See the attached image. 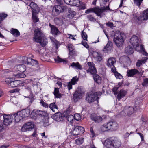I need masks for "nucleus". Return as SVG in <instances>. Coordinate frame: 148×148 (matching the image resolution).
<instances>
[{
	"label": "nucleus",
	"mask_w": 148,
	"mask_h": 148,
	"mask_svg": "<svg viewBox=\"0 0 148 148\" xmlns=\"http://www.w3.org/2000/svg\"><path fill=\"white\" fill-rule=\"evenodd\" d=\"M114 75L115 77L117 79H121L123 78V76L122 75L117 72H115Z\"/></svg>",
	"instance_id": "52"
},
{
	"label": "nucleus",
	"mask_w": 148,
	"mask_h": 148,
	"mask_svg": "<svg viewBox=\"0 0 148 148\" xmlns=\"http://www.w3.org/2000/svg\"><path fill=\"white\" fill-rule=\"evenodd\" d=\"M15 77H20V78H24L26 77V75L24 73H18L16 74L15 75Z\"/></svg>",
	"instance_id": "53"
},
{
	"label": "nucleus",
	"mask_w": 148,
	"mask_h": 148,
	"mask_svg": "<svg viewBox=\"0 0 148 148\" xmlns=\"http://www.w3.org/2000/svg\"><path fill=\"white\" fill-rule=\"evenodd\" d=\"M140 49H142L143 50V54L145 56H147L148 55V53H147L145 50V49L143 48L142 45H140Z\"/></svg>",
	"instance_id": "61"
},
{
	"label": "nucleus",
	"mask_w": 148,
	"mask_h": 148,
	"mask_svg": "<svg viewBox=\"0 0 148 148\" xmlns=\"http://www.w3.org/2000/svg\"><path fill=\"white\" fill-rule=\"evenodd\" d=\"M23 118L28 116L30 112V110L28 108L23 110L19 112Z\"/></svg>",
	"instance_id": "18"
},
{
	"label": "nucleus",
	"mask_w": 148,
	"mask_h": 148,
	"mask_svg": "<svg viewBox=\"0 0 148 148\" xmlns=\"http://www.w3.org/2000/svg\"><path fill=\"white\" fill-rule=\"evenodd\" d=\"M73 117L74 119L77 121H79L81 119L80 116L78 114H75Z\"/></svg>",
	"instance_id": "55"
},
{
	"label": "nucleus",
	"mask_w": 148,
	"mask_h": 148,
	"mask_svg": "<svg viewBox=\"0 0 148 148\" xmlns=\"http://www.w3.org/2000/svg\"><path fill=\"white\" fill-rule=\"evenodd\" d=\"M142 85L145 87L148 86V78H146L143 79V82L142 83Z\"/></svg>",
	"instance_id": "42"
},
{
	"label": "nucleus",
	"mask_w": 148,
	"mask_h": 148,
	"mask_svg": "<svg viewBox=\"0 0 148 148\" xmlns=\"http://www.w3.org/2000/svg\"><path fill=\"white\" fill-rule=\"evenodd\" d=\"M84 93L80 87H78L74 92L73 99L75 102H76L81 99Z\"/></svg>",
	"instance_id": "8"
},
{
	"label": "nucleus",
	"mask_w": 148,
	"mask_h": 148,
	"mask_svg": "<svg viewBox=\"0 0 148 148\" xmlns=\"http://www.w3.org/2000/svg\"><path fill=\"white\" fill-rule=\"evenodd\" d=\"M82 43L86 48H89V46L87 44L86 42H84L83 40H82Z\"/></svg>",
	"instance_id": "62"
},
{
	"label": "nucleus",
	"mask_w": 148,
	"mask_h": 148,
	"mask_svg": "<svg viewBox=\"0 0 148 148\" xmlns=\"http://www.w3.org/2000/svg\"><path fill=\"white\" fill-rule=\"evenodd\" d=\"M124 110L125 112L127 113L128 115H130L133 113L134 109L132 107L126 106L125 107Z\"/></svg>",
	"instance_id": "23"
},
{
	"label": "nucleus",
	"mask_w": 148,
	"mask_h": 148,
	"mask_svg": "<svg viewBox=\"0 0 148 148\" xmlns=\"http://www.w3.org/2000/svg\"><path fill=\"white\" fill-rule=\"evenodd\" d=\"M138 73L140 74V72L137 69H131L127 72V75L128 77H133Z\"/></svg>",
	"instance_id": "20"
},
{
	"label": "nucleus",
	"mask_w": 148,
	"mask_h": 148,
	"mask_svg": "<svg viewBox=\"0 0 148 148\" xmlns=\"http://www.w3.org/2000/svg\"><path fill=\"white\" fill-rule=\"evenodd\" d=\"M39 113V117H45L47 116V113L45 111L40 110Z\"/></svg>",
	"instance_id": "44"
},
{
	"label": "nucleus",
	"mask_w": 148,
	"mask_h": 148,
	"mask_svg": "<svg viewBox=\"0 0 148 148\" xmlns=\"http://www.w3.org/2000/svg\"><path fill=\"white\" fill-rule=\"evenodd\" d=\"M58 88H55L54 92V95L55 97L57 98H60L61 97V95L60 93Z\"/></svg>",
	"instance_id": "34"
},
{
	"label": "nucleus",
	"mask_w": 148,
	"mask_h": 148,
	"mask_svg": "<svg viewBox=\"0 0 148 148\" xmlns=\"http://www.w3.org/2000/svg\"><path fill=\"white\" fill-rule=\"evenodd\" d=\"M38 43H40L42 47L45 46L47 44V40L45 38V36L44 37H43L41 40H40V41Z\"/></svg>",
	"instance_id": "33"
},
{
	"label": "nucleus",
	"mask_w": 148,
	"mask_h": 148,
	"mask_svg": "<svg viewBox=\"0 0 148 148\" xmlns=\"http://www.w3.org/2000/svg\"><path fill=\"white\" fill-rule=\"evenodd\" d=\"M74 2L73 3V5L75 6H78L80 4V1L79 0H73Z\"/></svg>",
	"instance_id": "59"
},
{
	"label": "nucleus",
	"mask_w": 148,
	"mask_h": 148,
	"mask_svg": "<svg viewBox=\"0 0 148 148\" xmlns=\"http://www.w3.org/2000/svg\"><path fill=\"white\" fill-rule=\"evenodd\" d=\"M12 79H13L12 78H7L5 79V81L3 82L4 84H7L9 86V84L11 82Z\"/></svg>",
	"instance_id": "46"
},
{
	"label": "nucleus",
	"mask_w": 148,
	"mask_h": 148,
	"mask_svg": "<svg viewBox=\"0 0 148 148\" xmlns=\"http://www.w3.org/2000/svg\"><path fill=\"white\" fill-rule=\"evenodd\" d=\"M29 65H37L38 64L37 60L32 59L30 57L29 58Z\"/></svg>",
	"instance_id": "35"
},
{
	"label": "nucleus",
	"mask_w": 148,
	"mask_h": 148,
	"mask_svg": "<svg viewBox=\"0 0 148 148\" xmlns=\"http://www.w3.org/2000/svg\"><path fill=\"white\" fill-rule=\"evenodd\" d=\"M33 114L36 116H39L40 110H34L33 111Z\"/></svg>",
	"instance_id": "60"
},
{
	"label": "nucleus",
	"mask_w": 148,
	"mask_h": 148,
	"mask_svg": "<svg viewBox=\"0 0 148 148\" xmlns=\"http://www.w3.org/2000/svg\"><path fill=\"white\" fill-rule=\"evenodd\" d=\"M89 68L87 70V73H90L91 74L93 75V77L95 81L98 84H100L101 82V78L97 74L96 69L95 67V65L93 62H89L88 63Z\"/></svg>",
	"instance_id": "3"
},
{
	"label": "nucleus",
	"mask_w": 148,
	"mask_h": 148,
	"mask_svg": "<svg viewBox=\"0 0 148 148\" xmlns=\"http://www.w3.org/2000/svg\"><path fill=\"white\" fill-rule=\"evenodd\" d=\"M78 80V78L77 76L74 77L72 79L71 82L73 85H74L76 84Z\"/></svg>",
	"instance_id": "51"
},
{
	"label": "nucleus",
	"mask_w": 148,
	"mask_h": 148,
	"mask_svg": "<svg viewBox=\"0 0 148 148\" xmlns=\"http://www.w3.org/2000/svg\"><path fill=\"white\" fill-rule=\"evenodd\" d=\"M112 50V43L111 41H108L107 44L103 49V50L107 53H110Z\"/></svg>",
	"instance_id": "16"
},
{
	"label": "nucleus",
	"mask_w": 148,
	"mask_h": 148,
	"mask_svg": "<svg viewBox=\"0 0 148 148\" xmlns=\"http://www.w3.org/2000/svg\"><path fill=\"white\" fill-rule=\"evenodd\" d=\"M91 119L96 123H101L104 121V119L106 118L105 116L102 117L96 114L93 113L91 114L90 116Z\"/></svg>",
	"instance_id": "11"
},
{
	"label": "nucleus",
	"mask_w": 148,
	"mask_h": 148,
	"mask_svg": "<svg viewBox=\"0 0 148 148\" xmlns=\"http://www.w3.org/2000/svg\"><path fill=\"white\" fill-rule=\"evenodd\" d=\"M130 42L133 47L135 48L136 50H139L137 49L138 48H140V40L137 36L133 35L130 39Z\"/></svg>",
	"instance_id": "9"
},
{
	"label": "nucleus",
	"mask_w": 148,
	"mask_h": 148,
	"mask_svg": "<svg viewBox=\"0 0 148 148\" xmlns=\"http://www.w3.org/2000/svg\"><path fill=\"white\" fill-rule=\"evenodd\" d=\"M61 117V115L60 113L57 112L55 113L53 116L54 118L56 120H59Z\"/></svg>",
	"instance_id": "41"
},
{
	"label": "nucleus",
	"mask_w": 148,
	"mask_h": 148,
	"mask_svg": "<svg viewBox=\"0 0 148 148\" xmlns=\"http://www.w3.org/2000/svg\"><path fill=\"white\" fill-rule=\"evenodd\" d=\"M38 12H34L33 11L32 12V19L34 23H36L38 22L39 21V19L38 17L37 14Z\"/></svg>",
	"instance_id": "26"
},
{
	"label": "nucleus",
	"mask_w": 148,
	"mask_h": 148,
	"mask_svg": "<svg viewBox=\"0 0 148 148\" xmlns=\"http://www.w3.org/2000/svg\"><path fill=\"white\" fill-rule=\"evenodd\" d=\"M83 138H79L76 139L75 140V143L77 144H81L83 142Z\"/></svg>",
	"instance_id": "43"
},
{
	"label": "nucleus",
	"mask_w": 148,
	"mask_h": 148,
	"mask_svg": "<svg viewBox=\"0 0 148 148\" xmlns=\"http://www.w3.org/2000/svg\"><path fill=\"white\" fill-rule=\"evenodd\" d=\"M52 41L53 43V45L56 47L57 49H58V47L60 45V44L59 42L56 40L55 39L53 38L52 39Z\"/></svg>",
	"instance_id": "37"
},
{
	"label": "nucleus",
	"mask_w": 148,
	"mask_h": 148,
	"mask_svg": "<svg viewBox=\"0 0 148 148\" xmlns=\"http://www.w3.org/2000/svg\"><path fill=\"white\" fill-rule=\"evenodd\" d=\"M45 36L43 32L41 29L36 27L34 32L33 40L34 42H38L41 40Z\"/></svg>",
	"instance_id": "6"
},
{
	"label": "nucleus",
	"mask_w": 148,
	"mask_h": 148,
	"mask_svg": "<svg viewBox=\"0 0 148 148\" xmlns=\"http://www.w3.org/2000/svg\"><path fill=\"white\" fill-rule=\"evenodd\" d=\"M132 20L136 24L141 25L143 22L148 19V9L144 10L142 14L138 16L135 14H133Z\"/></svg>",
	"instance_id": "2"
},
{
	"label": "nucleus",
	"mask_w": 148,
	"mask_h": 148,
	"mask_svg": "<svg viewBox=\"0 0 148 148\" xmlns=\"http://www.w3.org/2000/svg\"><path fill=\"white\" fill-rule=\"evenodd\" d=\"M125 36L124 34L119 32H116L114 35L113 41L118 47H121L125 40Z\"/></svg>",
	"instance_id": "4"
},
{
	"label": "nucleus",
	"mask_w": 148,
	"mask_h": 148,
	"mask_svg": "<svg viewBox=\"0 0 148 148\" xmlns=\"http://www.w3.org/2000/svg\"><path fill=\"white\" fill-rule=\"evenodd\" d=\"M13 71V70L12 69L3 70L1 72V76L2 77H5L8 74V73Z\"/></svg>",
	"instance_id": "24"
},
{
	"label": "nucleus",
	"mask_w": 148,
	"mask_h": 148,
	"mask_svg": "<svg viewBox=\"0 0 148 148\" xmlns=\"http://www.w3.org/2000/svg\"><path fill=\"white\" fill-rule=\"evenodd\" d=\"M116 62V60L115 58H110L108 59L107 61V65L108 67L111 68L114 66Z\"/></svg>",
	"instance_id": "22"
},
{
	"label": "nucleus",
	"mask_w": 148,
	"mask_h": 148,
	"mask_svg": "<svg viewBox=\"0 0 148 148\" xmlns=\"http://www.w3.org/2000/svg\"><path fill=\"white\" fill-rule=\"evenodd\" d=\"M68 48L69 51V54L70 55H72L74 53V49L73 48V45H70L68 46Z\"/></svg>",
	"instance_id": "39"
},
{
	"label": "nucleus",
	"mask_w": 148,
	"mask_h": 148,
	"mask_svg": "<svg viewBox=\"0 0 148 148\" xmlns=\"http://www.w3.org/2000/svg\"><path fill=\"white\" fill-rule=\"evenodd\" d=\"M118 124L115 121L109 122L101 126V130L103 132L108 130L115 131L118 128Z\"/></svg>",
	"instance_id": "5"
},
{
	"label": "nucleus",
	"mask_w": 148,
	"mask_h": 148,
	"mask_svg": "<svg viewBox=\"0 0 148 148\" xmlns=\"http://www.w3.org/2000/svg\"><path fill=\"white\" fill-rule=\"evenodd\" d=\"M125 52L128 55H130L133 53L134 49L131 46H128L125 49Z\"/></svg>",
	"instance_id": "31"
},
{
	"label": "nucleus",
	"mask_w": 148,
	"mask_h": 148,
	"mask_svg": "<svg viewBox=\"0 0 148 148\" xmlns=\"http://www.w3.org/2000/svg\"><path fill=\"white\" fill-rule=\"evenodd\" d=\"M60 4L59 5H55L53 8L52 12H56L57 15L58 14L61 12H64L67 9V8L66 6H63L62 5Z\"/></svg>",
	"instance_id": "12"
},
{
	"label": "nucleus",
	"mask_w": 148,
	"mask_h": 148,
	"mask_svg": "<svg viewBox=\"0 0 148 148\" xmlns=\"http://www.w3.org/2000/svg\"><path fill=\"white\" fill-rule=\"evenodd\" d=\"M30 7L32 9V12L33 11L34 12H38V7L37 5L33 2H31L29 5Z\"/></svg>",
	"instance_id": "27"
},
{
	"label": "nucleus",
	"mask_w": 148,
	"mask_h": 148,
	"mask_svg": "<svg viewBox=\"0 0 148 148\" xmlns=\"http://www.w3.org/2000/svg\"><path fill=\"white\" fill-rule=\"evenodd\" d=\"M148 58L147 57H145L144 59L138 60L136 63V66L138 67H140L143 64H145V63Z\"/></svg>",
	"instance_id": "32"
},
{
	"label": "nucleus",
	"mask_w": 148,
	"mask_h": 148,
	"mask_svg": "<svg viewBox=\"0 0 148 148\" xmlns=\"http://www.w3.org/2000/svg\"><path fill=\"white\" fill-rule=\"evenodd\" d=\"M21 83V81L19 80H16L13 81L12 79L11 82L9 84V86L10 88L14 87L17 86Z\"/></svg>",
	"instance_id": "25"
},
{
	"label": "nucleus",
	"mask_w": 148,
	"mask_h": 148,
	"mask_svg": "<svg viewBox=\"0 0 148 148\" xmlns=\"http://www.w3.org/2000/svg\"><path fill=\"white\" fill-rule=\"evenodd\" d=\"M104 145L109 148H118L121 145L120 141L116 138H110L106 139Z\"/></svg>",
	"instance_id": "1"
},
{
	"label": "nucleus",
	"mask_w": 148,
	"mask_h": 148,
	"mask_svg": "<svg viewBox=\"0 0 148 148\" xmlns=\"http://www.w3.org/2000/svg\"><path fill=\"white\" fill-rule=\"evenodd\" d=\"M7 16V15L4 13H2L0 14V23H1V21L4 19Z\"/></svg>",
	"instance_id": "47"
},
{
	"label": "nucleus",
	"mask_w": 148,
	"mask_h": 148,
	"mask_svg": "<svg viewBox=\"0 0 148 148\" xmlns=\"http://www.w3.org/2000/svg\"><path fill=\"white\" fill-rule=\"evenodd\" d=\"M97 56V60L99 61H101L102 60V58L99 54L97 52L95 53Z\"/></svg>",
	"instance_id": "58"
},
{
	"label": "nucleus",
	"mask_w": 148,
	"mask_h": 148,
	"mask_svg": "<svg viewBox=\"0 0 148 148\" xmlns=\"http://www.w3.org/2000/svg\"><path fill=\"white\" fill-rule=\"evenodd\" d=\"M29 58L25 56H23L22 58L23 63L25 64H29Z\"/></svg>",
	"instance_id": "38"
},
{
	"label": "nucleus",
	"mask_w": 148,
	"mask_h": 148,
	"mask_svg": "<svg viewBox=\"0 0 148 148\" xmlns=\"http://www.w3.org/2000/svg\"><path fill=\"white\" fill-rule=\"evenodd\" d=\"M34 125L31 122H28L25 123L22 127L21 130L25 132L28 131H31L34 128Z\"/></svg>",
	"instance_id": "15"
},
{
	"label": "nucleus",
	"mask_w": 148,
	"mask_h": 148,
	"mask_svg": "<svg viewBox=\"0 0 148 148\" xmlns=\"http://www.w3.org/2000/svg\"><path fill=\"white\" fill-rule=\"evenodd\" d=\"M129 59V57L126 56H124L121 57L119 59V61L123 63H124L126 60Z\"/></svg>",
	"instance_id": "40"
},
{
	"label": "nucleus",
	"mask_w": 148,
	"mask_h": 148,
	"mask_svg": "<svg viewBox=\"0 0 148 148\" xmlns=\"http://www.w3.org/2000/svg\"><path fill=\"white\" fill-rule=\"evenodd\" d=\"M4 122L3 121H0V132L6 126Z\"/></svg>",
	"instance_id": "50"
},
{
	"label": "nucleus",
	"mask_w": 148,
	"mask_h": 148,
	"mask_svg": "<svg viewBox=\"0 0 148 148\" xmlns=\"http://www.w3.org/2000/svg\"><path fill=\"white\" fill-rule=\"evenodd\" d=\"M118 87H115L112 89V91L114 92V94L115 95H116L117 94L118 92L117 91L118 89Z\"/></svg>",
	"instance_id": "64"
},
{
	"label": "nucleus",
	"mask_w": 148,
	"mask_h": 148,
	"mask_svg": "<svg viewBox=\"0 0 148 148\" xmlns=\"http://www.w3.org/2000/svg\"><path fill=\"white\" fill-rule=\"evenodd\" d=\"M84 132V129L83 127L79 126H75L74 127L71 134L72 136L78 135L83 133Z\"/></svg>",
	"instance_id": "13"
},
{
	"label": "nucleus",
	"mask_w": 148,
	"mask_h": 148,
	"mask_svg": "<svg viewBox=\"0 0 148 148\" xmlns=\"http://www.w3.org/2000/svg\"><path fill=\"white\" fill-rule=\"evenodd\" d=\"M49 107L54 112H57L58 110V106L55 103L50 104Z\"/></svg>",
	"instance_id": "29"
},
{
	"label": "nucleus",
	"mask_w": 148,
	"mask_h": 148,
	"mask_svg": "<svg viewBox=\"0 0 148 148\" xmlns=\"http://www.w3.org/2000/svg\"><path fill=\"white\" fill-rule=\"evenodd\" d=\"M87 18L89 20L91 21L95 22L96 21V19L94 18L92 15H88Z\"/></svg>",
	"instance_id": "56"
},
{
	"label": "nucleus",
	"mask_w": 148,
	"mask_h": 148,
	"mask_svg": "<svg viewBox=\"0 0 148 148\" xmlns=\"http://www.w3.org/2000/svg\"><path fill=\"white\" fill-rule=\"evenodd\" d=\"M102 93L100 92H96L93 94L87 93L86 95V100L88 102L90 103L97 100V102L99 99V97L101 96Z\"/></svg>",
	"instance_id": "7"
},
{
	"label": "nucleus",
	"mask_w": 148,
	"mask_h": 148,
	"mask_svg": "<svg viewBox=\"0 0 148 148\" xmlns=\"http://www.w3.org/2000/svg\"><path fill=\"white\" fill-rule=\"evenodd\" d=\"M12 115L13 119L14 118V120L16 123L18 122L23 118L19 112L16 114H12Z\"/></svg>",
	"instance_id": "19"
},
{
	"label": "nucleus",
	"mask_w": 148,
	"mask_h": 148,
	"mask_svg": "<svg viewBox=\"0 0 148 148\" xmlns=\"http://www.w3.org/2000/svg\"><path fill=\"white\" fill-rule=\"evenodd\" d=\"M40 103L41 105L43 107H45V108L48 107V105L43 100H41Z\"/></svg>",
	"instance_id": "54"
},
{
	"label": "nucleus",
	"mask_w": 148,
	"mask_h": 148,
	"mask_svg": "<svg viewBox=\"0 0 148 148\" xmlns=\"http://www.w3.org/2000/svg\"><path fill=\"white\" fill-rule=\"evenodd\" d=\"M127 91L125 90L122 89L118 93L117 96V99L119 101H120L122 98L125 97L127 94Z\"/></svg>",
	"instance_id": "21"
},
{
	"label": "nucleus",
	"mask_w": 148,
	"mask_h": 148,
	"mask_svg": "<svg viewBox=\"0 0 148 148\" xmlns=\"http://www.w3.org/2000/svg\"><path fill=\"white\" fill-rule=\"evenodd\" d=\"M81 36L84 40H85L86 41H88L87 39V36L85 32H84L83 31H82V32Z\"/></svg>",
	"instance_id": "49"
},
{
	"label": "nucleus",
	"mask_w": 148,
	"mask_h": 148,
	"mask_svg": "<svg viewBox=\"0 0 148 148\" xmlns=\"http://www.w3.org/2000/svg\"><path fill=\"white\" fill-rule=\"evenodd\" d=\"M91 12L95 13L98 16L101 17L103 14V11L102 8H100L99 7H95L87 9L85 13H88Z\"/></svg>",
	"instance_id": "10"
},
{
	"label": "nucleus",
	"mask_w": 148,
	"mask_h": 148,
	"mask_svg": "<svg viewBox=\"0 0 148 148\" xmlns=\"http://www.w3.org/2000/svg\"><path fill=\"white\" fill-rule=\"evenodd\" d=\"M49 26L51 29V33L55 35H59L60 34V32L56 27L51 25L50 23L49 24Z\"/></svg>",
	"instance_id": "17"
},
{
	"label": "nucleus",
	"mask_w": 148,
	"mask_h": 148,
	"mask_svg": "<svg viewBox=\"0 0 148 148\" xmlns=\"http://www.w3.org/2000/svg\"><path fill=\"white\" fill-rule=\"evenodd\" d=\"M70 66L77 69L81 70L82 69L81 65L78 62L77 63L73 62Z\"/></svg>",
	"instance_id": "28"
},
{
	"label": "nucleus",
	"mask_w": 148,
	"mask_h": 148,
	"mask_svg": "<svg viewBox=\"0 0 148 148\" xmlns=\"http://www.w3.org/2000/svg\"><path fill=\"white\" fill-rule=\"evenodd\" d=\"M18 69L21 72L23 73L26 70V68L25 65L20 64L18 66Z\"/></svg>",
	"instance_id": "36"
},
{
	"label": "nucleus",
	"mask_w": 148,
	"mask_h": 148,
	"mask_svg": "<svg viewBox=\"0 0 148 148\" xmlns=\"http://www.w3.org/2000/svg\"><path fill=\"white\" fill-rule=\"evenodd\" d=\"M55 60L56 62H66L65 60L61 58L58 56L55 59Z\"/></svg>",
	"instance_id": "57"
},
{
	"label": "nucleus",
	"mask_w": 148,
	"mask_h": 148,
	"mask_svg": "<svg viewBox=\"0 0 148 148\" xmlns=\"http://www.w3.org/2000/svg\"><path fill=\"white\" fill-rule=\"evenodd\" d=\"M12 116V114L4 115L3 116V121L5 125L6 126L10 125L12 123V121L13 120V119Z\"/></svg>",
	"instance_id": "14"
},
{
	"label": "nucleus",
	"mask_w": 148,
	"mask_h": 148,
	"mask_svg": "<svg viewBox=\"0 0 148 148\" xmlns=\"http://www.w3.org/2000/svg\"><path fill=\"white\" fill-rule=\"evenodd\" d=\"M19 90V89L17 88L14 89L10 90L9 92L10 93H13L14 92H18Z\"/></svg>",
	"instance_id": "63"
},
{
	"label": "nucleus",
	"mask_w": 148,
	"mask_h": 148,
	"mask_svg": "<svg viewBox=\"0 0 148 148\" xmlns=\"http://www.w3.org/2000/svg\"><path fill=\"white\" fill-rule=\"evenodd\" d=\"M74 117L73 115H70L67 116V120L68 121L72 123L73 122Z\"/></svg>",
	"instance_id": "48"
},
{
	"label": "nucleus",
	"mask_w": 148,
	"mask_h": 148,
	"mask_svg": "<svg viewBox=\"0 0 148 148\" xmlns=\"http://www.w3.org/2000/svg\"><path fill=\"white\" fill-rule=\"evenodd\" d=\"M143 0H134V3L135 5L139 7L142 3Z\"/></svg>",
	"instance_id": "45"
},
{
	"label": "nucleus",
	"mask_w": 148,
	"mask_h": 148,
	"mask_svg": "<svg viewBox=\"0 0 148 148\" xmlns=\"http://www.w3.org/2000/svg\"><path fill=\"white\" fill-rule=\"evenodd\" d=\"M11 33L14 36L18 37L20 35V33L18 30L16 29L12 28L10 30Z\"/></svg>",
	"instance_id": "30"
}]
</instances>
